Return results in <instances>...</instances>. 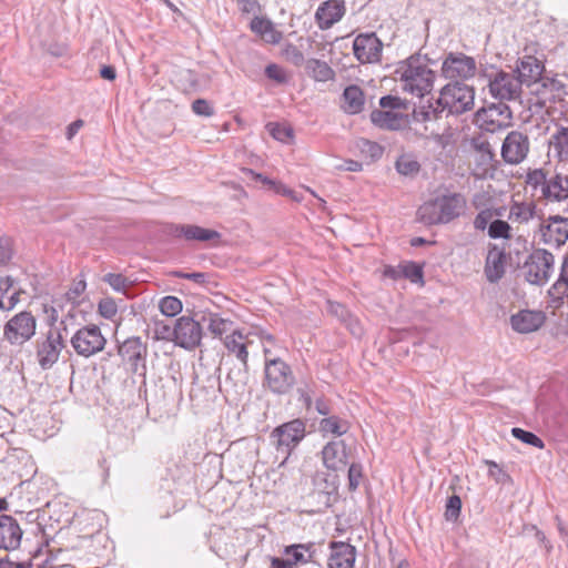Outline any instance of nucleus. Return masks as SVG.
Wrapping results in <instances>:
<instances>
[{"mask_svg":"<svg viewBox=\"0 0 568 568\" xmlns=\"http://www.w3.org/2000/svg\"><path fill=\"white\" fill-rule=\"evenodd\" d=\"M536 215V204L529 202H513L509 206L508 220L511 223L526 224Z\"/></svg>","mask_w":568,"mask_h":568,"instance_id":"473e14b6","label":"nucleus"},{"mask_svg":"<svg viewBox=\"0 0 568 568\" xmlns=\"http://www.w3.org/2000/svg\"><path fill=\"white\" fill-rule=\"evenodd\" d=\"M13 288V280L10 276L0 277V300L7 298Z\"/></svg>","mask_w":568,"mask_h":568,"instance_id":"69168bd1","label":"nucleus"},{"mask_svg":"<svg viewBox=\"0 0 568 568\" xmlns=\"http://www.w3.org/2000/svg\"><path fill=\"white\" fill-rule=\"evenodd\" d=\"M383 43L375 33L358 34L353 42V51L362 63L378 62L382 57Z\"/></svg>","mask_w":568,"mask_h":568,"instance_id":"dca6fc26","label":"nucleus"},{"mask_svg":"<svg viewBox=\"0 0 568 568\" xmlns=\"http://www.w3.org/2000/svg\"><path fill=\"white\" fill-rule=\"evenodd\" d=\"M462 508V500L457 495H453L448 498L446 504L445 516L447 520H456L459 516Z\"/></svg>","mask_w":568,"mask_h":568,"instance_id":"3c124183","label":"nucleus"},{"mask_svg":"<svg viewBox=\"0 0 568 568\" xmlns=\"http://www.w3.org/2000/svg\"><path fill=\"white\" fill-rule=\"evenodd\" d=\"M511 434L515 438L521 440L525 444L542 449L545 447L544 442L536 436L534 433L524 430L519 427H514Z\"/></svg>","mask_w":568,"mask_h":568,"instance_id":"37998d69","label":"nucleus"},{"mask_svg":"<svg viewBox=\"0 0 568 568\" xmlns=\"http://www.w3.org/2000/svg\"><path fill=\"white\" fill-rule=\"evenodd\" d=\"M203 335L199 321L189 316L180 317L175 323V343L185 349H194L201 343Z\"/></svg>","mask_w":568,"mask_h":568,"instance_id":"2eb2a0df","label":"nucleus"},{"mask_svg":"<svg viewBox=\"0 0 568 568\" xmlns=\"http://www.w3.org/2000/svg\"><path fill=\"white\" fill-rule=\"evenodd\" d=\"M506 253L504 250L493 246L487 254L485 275L490 283L498 282L505 274Z\"/></svg>","mask_w":568,"mask_h":568,"instance_id":"393cba45","label":"nucleus"},{"mask_svg":"<svg viewBox=\"0 0 568 568\" xmlns=\"http://www.w3.org/2000/svg\"><path fill=\"white\" fill-rule=\"evenodd\" d=\"M555 268V257L546 250H535L524 265L526 280L536 285L546 283Z\"/></svg>","mask_w":568,"mask_h":568,"instance_id":"0eeeda50","label":"nucleus"},{"mask_svg":"<svg viewBox=\"0 0 568 568\" xmlns=\"http://www.w3.org/2000/svg\"><path fill=\"white\" fill-rule=\"evenodd\" d=\"M37 329L36 317L30 312H20L11 317L3 327V338L10 345L22 346L30 341Z\"/></svg>","mask_w":568,"mask_h":568,"instance_id":"423d86ee","label":"nucleus"},{"mask_svg":"<svg viewBox=\"0 0 568 568\" xmlns=\"http://www.w3.org/2000/svg\"><path fill=\"white\" fill-rule=\"evenodd\" d=\"M176 234L187 241L209 242L220 239V233L197 225L184 224L176 227Z\"/></svg>","mask_w":568,"mask_h":568,"instance_id":"2f4dec72","label":"nucleus"},{"mask_svg":"<svg viewBox=\"0 0 568 568\" xmlns=\"http://www.w3.org/2000/svg\"><path fill=\"white\" fill-rule=\"evenodd\" d=\"M192 111L196 115L207 116V118L212 116L214 114L213 106L205 99H196L195 101H193Z\"/></svg>","mask_w":568,"mask_h":568,"instance_id":"4d7b16f0","label":"nucleus"},{"mask_svg":"<svg viewBox=\"0 0 568 568\" xmlns=\"http://www.w3.org/2000/svg\"><path fill=\"white\" fill-rule=\"evenodd\" d=\"M466 199L460 193L437 194L425 201L417 210V221L424 225L447 224L463 214Z\"/></svg>","mask_w":568,"mask_h":568,"instance_id":"f257e3e1","label":"nucleus"},{"mask_svg":"<svg viewBox=\"0 0 568 568\" xmlns=\"http://www.w3.org/2000/svg\"><path fill=\"white\" fill-rule=\"evenodd\" d=\"M346 7L343 0H327L320 4L315 12V21L321 30H327L342 20Z\"/></svg>","mask_w":568,"mask_h":568,"instance_id":"a211bd4d","label":"nucleus"},{"mask_svg":"<svg viewBox=\"0 0 568 568\" xmlns=\"http://www.w3.org/2000/svg\"><path fill=\"white\" fill-rule=\"evenodd\" d=\"M419 169L420 164L412 154H403L396 161V170L402 175H414Z\"/></svg>","mask_w":568,"mask_h":568,"instance_id":"ea45409f","label":"nucleus"},{"mask_svg":"<svg viewBox=\"0 0 568 568\" xmlns=\"http://www.w3.org/2000/svg\"><path fill=\"white\" fill-rule=\"evenodd\" d=\"M312 545H291L285 548L286 559H283L287 568H294L298 564H306L312 558Z\"/></svg>","mask_w":568,"mask_h":568,"instance_id":"72a5a7b5","label":"nucleus"},{"mask_svg":"<svg viewBox=\"0 0 568 568\" xmlns=\"http://www.w3.org/2000/svg\"><path fill=\"white\" fill-rule=\"evenodd\" d=\"M365 104V95L357 85L345 88L342 95V109L347 114H357L363 111Z\"/></svg>","mask_w":568,"mask_h":568,"instance_id":"7c9ffc66","label":"nucleus"},{"mask_svg":"<svg viewBox=\"0 0 568 568\" xmlns=\"http://www.w3.org/2000/svg\"><path fill=\"white\" fill-rule=\"evenodd\" d=\"M98 310L100 315L106 320L113 318L118 313L116 303L110 297L102 298L99 302Z\"/></svg>","mask_w":568,"mask_h":568,"instance_id":"8fccbe9b","label":"nucleus"},{"mask_svg":"<svg viewBox=\"0 0 568 568\" xmlns=\"http://www.w3.org/2000/svg\"><path fill=\"white\" fill-rule=\"evenodd\" d=\"M283 54L290 62H292L296 67H300L304 62H306L304 59V54L300 51V49L296 45L292 43L285 45Z\"/></svg>","mask_w":568,"mask_h":568,"instance_id":"603ef678","label":"nucleus"},{"mask_svg":"<svg viewBox=\"0 0 568 568\" xmlns=\"http://www.w3.org/2000/svg\"><path fill=\"white\" fill-rule=\"evenodd\" d=\"M474 159L477 164L476 175H485L491 168L495 153L489 142L483 138L471 140Z\"/></svg>","mask_w":568,"mask_h":568,"instance_id":"b1692460","label":"nucleus"},{"mask_svg":"<svg viewBox=\"0 0 568 568\" xmlns=\"http://www.w3.org/2000/svg\"><path fill=\"white\" fill-rule=\"evenodd\" d=\"M549 295L557 301L568 297V254L564 257L559 278L550 287Z\"/></svg>","mask_w":568,"mask_h":568,"instance_id":"e433bc0d","label":"nucleus"},{"mask_svg":"<svg viewBox=\"0 0 568 568\" xmlns=\"http://www.w3.org/2000/svg\"><path fill=\"white\" fill-rule=\"evenodd\" d=\"M306 435V425L302 419H293L273 429L271 443L275 447L277 457L281 455L282 465L287 460L291 453L297 447Z\"/></svg>","mask_w":568,"mask_h":568,"instance_id":"20e7f679","label":"nucleus"},{"mask_svg":"<svg viewBox=\"0 0 568 568\" xmlns=\"http://www.w3.org/2000/svg\"><path fill=\"white\" fill-rule=\"evenodd\" d=\"M537 236L540 242L552 247H560L568 240V217L550 215L542 219Z\"/></svg>","mask_w":568,"mask_h":568,"instance_id":"9d476101","label":"nucleus"},{"mask_svg":"<svg viewBox=\"0 0 568 568\" xmlns=\"http://www.w3.org/2000/svg\"><path fill=\"white\" fill-rule=\"evenodd\" d=\"M70 342L74 352L83 357H90L102 352L106 344L101 329L94 324L79 328Z\"/></svg>","mask_w":568,"mask_h":568,"instance_id":"6e6552de","label":"nucleus"},{"mask_svg":"<svg viewBox=\"0 0 568 568\" xmlns=\"http://www.w3.org/2000/svg\"><path fill=\"white\" fill-rule=\"evenodd\" d=\"M266 128L270 134L280 142H287L293 138V130L287 125L268 123Z\"/></svg>","mask_w":568,"mask_h":568,"instance_id":"a18cd8bd","label":"nucleus"},{"mask_svg":"<svg viewBox=\"0 0 568 568\" xmlns=\"http://www.w3.org/2000/svg\"><path fill=\"white\" fill-rule=\"evenodd\" d=\"M201 322L206 325L207 331L214 337H222L226 333H232L233 329V321L227 317H223L219 313H203L201 316Z\"/></svg>","mask_w":568,"mask_h":568,"instance_id":"c85d7f7f","label":"nucleus"},{"mask_svg":"<svg viewBox=\"0 0 568 568\" xmlns=\"http://www.w3.org/2000/svg\"><path fill=\"white\" fill-rule=\"evenodd\" d=\"M160 311L168 317H173L182 312V302L175 296H165L160 301Z\"/></svg>","mask_w":568,"mask_h":568,"instance_id":"a19ab883","label":"nucleus"},{"mask_svg":"<svg viewBox=\"0 0 568 568\" xmlns=\"http://www.w3.org/2000/svg\"><path fill=\"white\" fill-rule=\"evenodd\" d=\"M176 84L185 92L197 91L202 87L199 75L189 69L180 70L175 75Z\"/></svg>","mask_w":568,"mask_h":568,"instance_id":"58836bf2","label":"nucleus"},{"mask_svg":"<svg viewBox=\"0 0 568 568\" xmlns=\"http://www.w3.org/2000/svg\"><path fill=\"white\" fill-rule=\"evenodd\" d=\"M118 354L136 372L139 363L142 362L146 355V346L140 337H129L119 345Z\"/></svg>","mask_w":568,"mask_h":568,"instance_id":"5701e85b","label":"nucleus"},{"mask_svg":"<svg viewBox=\"0 0 568 568\" xmlns=\"http://www.w3.org/2000/svg\"><path fill=\"white\" fill-rule=\"evenodd\" d=\"M250 28L254 33L260 36L263 41L270 44H277L283 38L282 32L266 18L255 17L251 21Z\"/></svg>","mask_w":568,"mask_h":568,"instance_id":"cd10ccee","label":"nucleus"},{"mask_svg":"<svg viewBox=\"0 0 568 568\" xmlns=\"http://www.w3.org/2000/svg\"><path fill=\"white\" fill-rule=\"evenodd\" d=\"M518 79L521 83H531L542 73L544 65L541 61L532 55H524L517 64Z\"/></svg>","mask_w":568,"mask_h":568,"instance_id":"bb28decb","label":"nucleus"},{"mask_svg":"<svg viewBox=\"0 0 568 568\" xmlns=\"http://www.w3.org/2000/svg\"><path fill=\"white\" fill-rule=\"evenodd\" d=\"M251 335V333L244 334L242 331L236 329L232 331V333L227 334L223 339L225 348L240 361L244 373L248 369L247 348L252 344Z\"/></svg>","mask_w":568,"mask_h":568,"instance_id":"f3484780","label":"nucleus"},{"mask_svg":"<svg viewBox=\"0 0 568 568\" xmlns=\"http://www.w3.org/2000/svg\"><path fill=\"white\" fill-rule=\"evenodd\" d=\"M402 277L408 278L413 283H417L423 278V271L415 263H406L402 265Z\"/></svg>","mask_w":568,"mask_h":568,"instance_id":"864d4df0","label":"nucleus"},{"mask_svg":"<svg viewBox=\"0 0 568 568\" xmlns=\"http://www.w3.org/2000/svg\"><path fill=\"white\" fill-rule=\"evenodd\" d=\"M396 74L399 77L403 91L414 97L423 98L433 89L435 74L429 69L427 59L419 54L400 62Z\"/></svg>","mask_w":568,"mask_h":568,"instance_id":"f03ea898","label":"nucleus"},{"mask_svg":"<svg viewBox=\"0 0 568 568\" xmlns=\"http://www.w3.org/2000/svg\"><path fill=\"white\" fill-rule=\"evenodd\" d=\"M265 74L278 83H284L287 80L285 71L277 64H268Z\"/></svg>","mask_w":568,"mask_h":568,"instance_id":"13d9d810","label":"nucleus"},{"mask_svg":"<svg viewBox=\"0 0 568 568\" xmlns=\"http://www.w3.org/2000/svg\"><path fill=\"white\" fill-rule=\"evenodd\" d=\"M510 225L503 220H494L488 226V235L491 239H510Z\"/></svg>","mask_w":568,"mask_h":568,"instance_id":"79ce46f5","label":"nucleus"},{"mask_svg":"<svg viewBox=\"0 0 568 568\" xmlns=\"http://www.w3.org/2000/svg\"><path fill=\"white\" fill-rule=\"evenodd\" d=\"M521 81L514 73L497 72L489 80L490 94L500 101H515L521 93Z\"/></svg>","mask_w":568,"mask_h":568,"instance_id":"ddd939ff","label":"nucleus"},{"mask_svg":"<svg viewBox=\"0 0 568 568\" xmlns=\"http://www.w3.org/2000/svg\"><path fill=\"white\" fill-rule=\"evenodd\" d=\"M22 530L17 520L8 515H0V549L14 550L20 546Z\"/></svg>","mask_w":568,"mask_h":568,"instance_id":"aec40b11","label":"nucleus"},{"mask_svg":"<svg viewBox=\"0 0 568 568\" xmlns=\"http://www.w3.org/2000/svg\"><path fill=\"white\" fill-rule=\"evenodd\" d=\"M322 459L325 467L328 469H345L348 460L344 440H333L327 443L322 449Z\"/></svg>","mask_w":568,"mask_h":568,"instance_id":"412c9836","label":"nucleus"},{"mask_svg":"<svg viewBox=\"0 0 568 568\" xmlns=\"http://www.w3.org/2000/svg\"><path fill=\"white\" fill-rule=\"evenodd\" d=\"M329 548V568H354L356 559V549L354 546L343 541H332Z\"/></svg>","mask_w":568,"mask_h":568,"instance_id":"4be33fe9","label":"nucleus"},{"mask_svg":"<svg viewBox=\"0 0 568 568\" xmlns=\"http://www.w3.org/2000/svg\"><path fill=\"white\" fill-rule=\"evenodd\" d=\"M363 477V468L361 464L353 463L348 467V488L355 490Z\"/></svg>","mask_w":568,"mask_h":568,"instance_id":"5fc2aeb1","label":"nucleus"},{"mask_svg":"<svg viewBox=\"0 0 568 568\" xmlns=\"http://www.w3.org/2000/svg\"><path fill=\"white\" fill-rule=\"evenodd\" d=\"M85 288L87 283L84 280L74 281L69 291L65 293L67 301L72 305L79 304L80 297L84 293Z\"/></svg>","mask_w":568,"mask_h":568,"instance_id":"de8ad7c7","label":"nucleus"},{"mask_svg":"<svg viewBox=\"0 0 568 568\" xmlns=\"http://www.w3.org/2000/svg\"><path fill=\"white\" fill-rule=\"evenodd\" d=\"M475 92L474 89L460 83L445 85L437 100L442 111L447 110L449 114H462L473 109Z\"/></svg>","mask_w":568,"mask_h":568,"instance_id":"39448f33","label":"nucleus"},{"mask_svg":"<svg viewBox=\"0 0 568 568\" xmlns=\"http://www.w3.org/2000/svg\"><path fill=\"white\" fill-rule=\"evenodd\" d=\"M154 336L156 339H174L175 341V327L172 328L170 325L164 323L163 321L154 322Z\"/></svg>","mask_w":568,"mask_h":568,"instance_id":"09e8293b","label":"nucleus"},{"mask_svg":"<svg viewBox=\"0 0 568 568\" xmlns=\"http://www.w3.org/2000/svg\"><path fill=\"white\" fill-rule=\"evenodd\" d=\"M64 342L59 329L51 328L45 336L37 341V361L42 369L51 368L64 348Z\"/></svg>","mask_w":568,"mask_h":568,"instance_id":"1a4fd4ad","label":"nucleus"},{"mask_svg":"<svg viewBox=\"0 0 568 568\" xmlns=\"http://www.w3.org/2000/svg\"><path fill=\"white\" fill-rule=\"evenodd\" d=\"M542 196L550 202H561L568 199V175L557 174L545 183Z\"/></svg>","mask_w":568,"mask_h":568,"instance_id":"a878e982","label":"nucleus"},{"mask_svg":"<svg viewBox=\"0 0 568 568\" xmlns=\"http://www.w3.org/2000/svg\"><path fill=\"white\" fill-rule=\"evenodd\" d=\"M371 120L375 125L382 129L396 130L402 124V116L392 110H374L371 113Z\"/></svg>","mask_w":568,"mask_h":568,"instance_id":"c9c22d12","label":"nucleus"},{"mask_svg":"<svg viewBox=\"0 0 568 568\" xmlns=\"http://www.w3.org/2000/svg\"><path fill=\"white\" fill-rule=\"evenodd\" d=\"M327 311L341 321H346V315H349L348 310L344 305L332 301L327 302Z\"/></svg>","mask_w":568,"mask_h":568,"instance_id":"052dcab7","label":"nucleus"},{"mask_svg":"<svg viewBox=\"0 0 568 568\" xmlns=\"http://www.w3.org/2000/svg\"><path fill=\"white\" fill-rule=\"evenodd\" d=\"M307 74L318 82H327L334 79V70L325 61L318 59H308L305 62Z\"/></svg>","mask_w":568,"mask_h":568,"instance_id":"f704fd0d","label":"nucleus"},{"mask_svg":"<svg viewBox=\"0 0 568 568\" xmlns=\"http://www.w3.org/2000/svg\"><path fill=\"white\" fill-rule=\"evenodd\" d=\"M19 291H10L7 298L0 300V310L11 311L19 303Z\"/></svg>","mask_w":568,"mask_h":568,"instance_id":"680f3d73","label":"nucleus"},{"mask_svg":"<svg viewBox=\"0 0 568 568\" xmlns=\"http://www.w3.org/2000/svg\"><path fill=\"white\" fill-rule=\"evenodd\" d=\"M477 65L474 58L464 53H449L442 65V71L447 79L467 80L476 74Z\"/></svg>","mask_w":568,"mask_h":568,"instance_id":"4468645a","label":"nucleus"},{"mask_svg":"<svg viewBox=\"0 0 568 568\" xmlns=\"http://www.w3.org/2000/svg\"><path fill=\"white\" fill-rule=\"evenodd\" d=\"M175 277L191 280L195 283L202 284L205 282L206 275L204 273H184L176 271L173 273Z\"/></svg>","mask_w":568,"mask_h":568,"instance_id":"0e129e2a","label":"nucleus"},{"mask_svg":"<svg viewBox=\"0 0 568 568\" xmlns=\"http://www.w3.org/2000/svg\"><path fill=\"white\" fill-rule=\"evenodd\" d=\"M264 356L263 386L277 395L288 393L295 385V376L291 366L280 357L272 356L267 347H264Z\"/></svg>","mask_w":568,"mask_h":568,"instance_id":"7ed1b4c3","label":"nucleus"},{"mask_svg":"<svg viewBox=\"0 0 568 568\" xmlns=\"http://www.w3.org/2000/svg\"><path fill=\"white\" fill-rule=\"evenodd\" d=\"M379 105L383 109L389 108L390 110H393V109L399 108L400 100H399V98H396V97L385 95V97L381 98Z\"/></svg>","mask_w":568,"mask_h":568,"instance_id":"338daca9","label":"nucleus"},{"mask_svg":"<svg viewBox=\"0 0 568 568\" xmlns=\"http://www.w3.org/2000/svg\"><path fill=\"white\" fill-rule=\"evenodd\" d=\"M548 154L559 161H568V128L557 126L549 141Z\"/></svg>","mask_w":568,"mask_h":568,"instance_id":"c756f323","label":"nucleus"},{"mask_svg":"<svg viewBox=\"0 0 568 568\" xmlns=\"http://www.w3.org/2000/svg\"><path fill=\"white\" fill-rule=\"evenodd\" d=\"M527 183L534 187L541 186L544 187L545 183H547L546 175L542 170H534L527 175Z\"/></svg>","mask_w":568,"mask_h":568,"instance_id":"bf43d9fd","label":"nucleus"},{"mask_svg":"<svg viewBox=\"0 0 568 568\" xmlns=\"http://www.w3.org/2000/svg\"><path fill=\"white\" fill-rule=\"evenodd\" d=\"M363 168L362 163L354 161V160H347L344 162L343 165H339V170L348 171V172H358Z\"/></svg>","mask_w":568,"mask_h":568,"instance_id":"774afa93","label":"nucleus"},{"mask_svg":"<svg viewBox=\"0 0 568 568\" xmlns=\"http://www.w3.org/2000/svg\"><path fill=\"white\" fill-rule=\"evenodd\" d=\"M343 322L346 324V326L348 327L353 335L361 336L363 334V327L359 321L356 317H354L351 313L349 315H346V321Z\"/></svg>","mask_w":568,"mask_h":568,"instance_id":"e2e57ef3","label":"nucleus"},{"mask_svg":"<svg viewBox=\"0 0 568 568\" xmlns=\"http://www.w3.org/2000/svg\"><path fill=\"white\" fill-rule=\"evenodd\" d=\"M546 316L541 311L521 310L511 315L510 325L520 334H528L539 329L545 323Z\"/></svg>","mask_w":568,"mask_h":568,"instance_id":"6ab92c4d","label":"nucleus"},{"mask_svg":"<svg viewBox=\"0 0 568 568\" xmlns=\"http://www.w3.org/2000/svg\"><path fill=\"white\" fill-rule=\"evenodd\" d=\"M477 125L488 132H496L510 125L511 111L506 104H493L476 112Z\"/></svg>","mask_w":568,"mask_h":568,"instance_id":"f8f14e48","label":"nucleus"},{"mask_svg":"<svg viewBox=\"0 0 568 568\" xmlns=\"http://www.w3.org/2000/svg\"><path fill=\"white\" fill-rule=\"evenodd\" d=\"M494 212L489 209L480 211L474 220V227L479 231L486 230L493 222Z\"/></svg>","mask_w":568,"mask_h":568,"instance_id":"6e6d98bb","label":"nucleus"},{"mask_svg":"<svg viewBox=\"0 0 568 568\" xmlns=\"http://www.w3.org/2000/svg\"><path fill=\"white\" fill-rule=\"evenodd\" d=\"M103 281L108 283L115 292L125 293L131 282L118 273H108L103 276Z\"/></svg>","mask_w":568,"mask_h":568,"instance_id":"c03bdc74","label":"nucleus"},{"mask_svg":"<svg viewBox=\"0 0 568 568\" xmlns=\"http://www.w3.org/2000/svg\"><path fill=\"white\" fill-rule=\"evenodd\" d=\"M349 429V423L337 416H329L320 422V432L323 434H332L342 436Z\"/></svg>","mask_w":568,"mask_h":568,"instance_id":"4c0bfd02","label":"nucleus"},{"mask_svg":"<svg viewBox=\"0 0 568 568\" xmlns=\"http://www.w3.org/2000/svg\"><path fill=\"white\" fill-rule=\"evenodd\" d=\"M529 151L530 141L528 135L514 130L506 135L500 154L505 163L517 165L527 159Z\"/></svg>","mask_w":568,"mask_h":568,"instance_id":"9b49d317","label":"nucleus"},{"mask_svg":"<svg viewBox=\"0 0 568 568\" xmlns=\"http://www.w3.org/2000/svg\"><path fill=\"white\" fill-rule=\"evenodd\" d=\"M485 463L488 466V475L497 484H506L511 480L510 476L497 463L493 460H486Z\"/></svg>","mask_w":568,"mask_h":568,"instance_id":"49530a36","label":"nucleus"}]
</instances>
